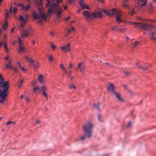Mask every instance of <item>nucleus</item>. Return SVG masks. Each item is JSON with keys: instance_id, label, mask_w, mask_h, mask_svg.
Here are the masks:
<instances>
[{"instance_id": "1", "label": "nucleus", "mask_w": 156, "mask_h": 156, "mask_svg": "<svg viewBox=\"0 0 156 156\" xmlns=\"http://www.w3.org/2000/svg\"><path fill=\"white\" fill-rule=\"evenodd\" d=\"M39 1H37L36 2V4L38 6L39 13L37 14L36 12L33 11L32 13V16L34 19L41 18L43 20L45 21L47 18V17L43 11L41 6L42 0H39Z\"/></svg>"}, {"instance_id": "2", "label": "nucleus", "mask_w": 156, "mask_h": 156, "mask_svg": "<svg viewBox=\"0 0 156 156\" xmlns=\"http://www.w3.org/2000/svg\"><path fill=\"white\" fill-rule=\"evenodd\" d=\"M93 127V125L91 122H87L83 126L84 136H81L80 139L83 140L86 137L88 138H90L92 136Z\"/></svg>"}, {"instance_id": "3", "label": "nucleus", "mask_w": 156, "mask_h": 156, "mask_svg": "<svg viewBox=\"0 0 156 156\" xmlns=\"http://www.w3.org/2000/svg\"><path fill=\"white\" fill-rule=\"evenodd\" d=\"M48 11L47 16L51 15L53 12H57V18L59 19L61 17V14L63 10L59 7L58 6V4H52L51 6Z\"/></svg>"}, {"instance_id": "4", "label": "nucleus", "mask_w": 156, "mask_h": 156, "mask_svg": "<svg viewBox=\"0 0 156 156\" xmlns=\"http://www.w3.org/2000/svg\"><path fill=\"white\" fill-rule=\"evenodd\" d=\"M131 24L136 25L134 26L135 27H139L141 29L145 30H150L153 27L152 26L146 23L132 22Z\"/></svg>"}, {"instance_id": "5", "label": "nucleus", "mask_w": 156, "mask_h": 156, "mask_svg": "<svg viewBox=\"0 0 156 156\" xmlns=\"http://www.w3.org/2000/svg\"><path fill=\"white\" fill-rule=\"evenodd\" d=\"M28 17L29 15L28 14L26 15L25 18L22 16H20L19 20H20V24L22 27H23L25 25L26 21L27 20Z\"/></svg>"}, {"instance_id": "6", "label": "nucleus", "mask_w": 156, "mask_h": 156, "mask_svg": "<svg viewBox=\"0 0 156 156\" xmlns=\"http://www.w3.org/2000/svg\"><path fill=\"white\" fill-rule=\"evenodd\" d=\"M25 58L29 61L30 64L35 68H37L38 67L39 65L37 62H35L34 60L31 59L27 55L25 56Z\"/></svg>"}, {"instance_id": "7", "label": "nucleus", "mask_w": 156, "mask_h": 156, "mask_svg": "<svg viewBox=\"0 0 156 156\" xmlns=\"http://www.w3.org/2000/svg\"><path fill=\"white\" fill-rule=\"evenodd\" d=\"M0 81H2V83L1 84L2 87V88H9V82L8 81H5L2 78V76L0 73Z\"/></svg>"}, {"instance_id": "8", "label": "nucleus", "mask_w": 156, "mask_h": 156, "mask_svg": "<svg viewBox=\"0 0 156 156\" xmlns=\"http://www.w3.org/2000/svg\"><path fill=\"white\" fill-rule=\"evenodd\" d=\"M79 4L82 9H90L89 7L84 3V0H80L79 2Z\"/></svg>"}, {"instance_id": "9", "label": "nucleus", "mask_w": 156, "mask_h": 156, "mask_svg": "<svg viewBox=\"0 0 156 156\" xmlns=\"http://www.w3.org/2000/svg\"><path fill=\"white\" fill-rule=\"evenodd\" d=\"M8 89L6 88H3V90L2 91L0 90V97L1 98L5 99L7 95L6 91H8Z\"/></svg>"}, {"instance_id": "10", "label": "nucleus", "mask_w": 156, "mask_h": 156, "mask_svg": "<svg viewBox=\"0 0 156 156\" xmlns=\"http://www.w3.org/2000/svg\"><path fill=\"white\" fill-rule=\"evenodd\" d=\"M113 94L114 95L117 99V101L118 102H124L123 99V98H121L120 94L119 93H118L115 91Z\"/></svg>"}, {"instance_id": "11", "label": "nucleus", "mask_w": 156, "mask_h": 156, "mask_svg": "<svg viewBox=\"0 0 156 156\" xmlns=\"http://www.w3.org/2000/svg\"><path fill=\"white\" fill-rule=\"evenodd\" d=\"M70 44L69 43H68L66 45H63L60 48L63 51L65 52H67L69 51V47Z\"/></svg>"}, {"instance_id": "12", "label": "nucleus", "mask_w": 156, "mask_h": 156, "mask_svg": "<svg viewBox=\"0 0 156 156\" xmlns=\"http://www.w3.org/2000/svg\"><path fill=\"white\" fill-rule=\"evenodd\" d=\"M108 91L112 93H114L115 92L114 89L115 88L114 86V84L112 83H109V86L107 88Z\"/></svg>"}, {"instance_id": "13", "label": "nucleus", "mask_w": 156, "mask_h": 156, "mask_svg": "<svg viewBox=\"0 0 156 156\" xmlns=\"http://www.w3.org/2000/svg\"><path fill=\"white\" fill-rule=\"evenodd\" d=\"M83 15L86 17L88 18H93V15L91 14L89 12L84 11L83 12Z\"/></svg>"}, {"instance_id": "14", "label": "nucleus", "mask_w": 156, "mask_h": 156, "mask_svg": "<svg viewBox=\"0 0 156 156\" xmlns=\"http://www.w3.org/2000/svg\"><path fill=\"white\" fill-rule=\"evenodd\" d=\"M17 5H18L21 8L20 9L21 10H23L24 9L26 11L29 9L30 8V5H27L26 7H25L23 4H22L18 3Z\"/></svg>"}, {"instance_id": "15", "label": "nucleus", "mask_w": 156, "mask_h": 156, "mask_svg": "<svg viewBox=\"0 0 156 156\" xmlns=\"http://www.w3.org/2000/svg\"><path fill=\"white\" fill-rule=\"evenodd\" d=\"M93 17H94L97 18H100L102 16V13L100 12H97L96 13L94 12L93 13Z\"/></svg>"}, {"instance_id": "16", "label": "nucleus", "mask_w": 156, "mask_h": 156, "mask_svg": "<svg viewBox=\"0 0 156 156\" xmlns=\"http://www.w3.org/2000/svg\"><path fill=\"white\" fill-rule=\"evenodd\" d=\"M121 16V15L119 14L116 16V21L119 24H120L121 22H124V21L121 19L120 18Z\"/></svg>"}, {"instance_id": "17", "label": "nucleus", "mask_w": 156, "mask_h": 156, "mask_svg": "<svg viewBox=\"0 0 156 156\" xmlns=\"http://www.w3.org/2000/svg\"><path fill=\"white\" fill-rule=\"evenodd\" d=\"M28 31L27 30H23L21 32L22 36L24 37H27L28 36Z\"/></svg>"}, {"instance_id": "18", "label": "nucleus", "mask_w": 156, "mask_h": 156, "mask_svg": "<svg viewBox=\"0 0 156 156\" xmlns=\"http://www.w3.org/2000/svg\"><path fill=\"white\" fill-rule=\"evenodd\" d=\"M156 34V33L154 31L151 33L150 34L151 36L150 39L156 41V37H155Z\"/></svg>"}, {"instance_id": "19", "label": "nucleus", "mask_w": 156, "mask_h": 156, "mask_svg": "<svg viewBox=\"0 0 156 156\" xmlns=\"http://www.w3.org/2000/svg\"><path fill=\"white\" fill-rule=\"evenodd\" d=\"M116 12V11L114 8H113L112 9L109 10L107 13V15L108 16H113L114 13Z\"/></svg>"}, {"instance_id": "20", "label": "nucleus", "mask_w": 156, "mask_h": 156, "mask_svg": "<svg viewBox=\"0 0 156 156\" xmlns=\"http://www.w3.org/2000/svg\"><path fill=\"white\" fill-rule=\"evenodd\" d=\"M62 0H51V5L52 4H58V6H59L58 3L62 2Z\"/></svg>"}, {"instance_id": "21", "label": "nucleus", "mask_w": 156, "mask_h": 156, "mask_svg": "<svg viewBox=\"0 0 156 156\" xmlns=\"http://www.w3.org/2000/svg\"><path fill=\"white\" fill-rule=\"evenodd\" d=\"M136 65L138 66V67L140 69H142L144 70H146L147 69V68L149 66H151L150 64H149L148 66L146 67H143L141 65H139L138 63H136Z\"/></svg>"}, {"instance_id": "22", "label": "nucleus", "mask_w": 156, "mask_h": 156, "mask_svg": "<svg viewBox=\"0 0 156 156\" xmlns=\"http://www.w3.org/2000/svg\"><path fill=\"white\" fill-rule=\"evenodd\" d=\"M94 106L97 110H99L100 109V103L98 102L97 103H95L94 104Z\"/></svg>"}, {"instance_id": "23", "label": "nucleus", "mask_w": 156, "mask_h": 156, "mask_svg": "<svg viewBox=\"0 0 156 156\" xmlns=\"http://www.w3.org/2000/svg\"><path fill=\"white\" fill-rule=\"evenodd\" d=\"M43 76L42 74H40L38 78V81L41 83H43Z\"/></svg>"}, {"instance_id": "24", "label": "nucleus", "mask_w": 156, "mask_h": 156, "mask_svg": "<svg viewBox=\"0 0 156 156\" xmlns=\"http://www.w3.org/2000/svg\"><path fill=\"white\" fill-rule=\"evenodd\" d=\"M47 3L46 5V7L47 8H49L51 6V0H46Z\"/></svg>"}, {"instance_id": "25", "label": "nucleus", "mask_w": 156, "mask_h": 156, "mask_svg": "<svg viewBox=\"0 0 156 156\" xmlns=\"http://www.w3.org/2000/svg\"><path fill=\"white\" fill-rule=\"evenodd\" d=\"M25 48L22 47V46H20V47L19 48V51H18V52L19 53H20L21 52H23L25 51Z\"/></svg>"}, {"instance_id": "26", "label": "nucleus", "mask_w": 156, "mask_h": 156, "mask_svg": "<svg viewBox=\"0 0 156 156\" xmlns=\"http://www.w3.org/2000/svg\"><path fill=\"white\" fill-rule=\"evenodd\" d=\"M118 29L122 33H125L126 31L127 30V29L126 28H122L121 29H120V28H118Z\"/></svg>"}, {"instance_id": "27", "label": "nucleus", "mask_w": 156, "mask_h": 156, "mask_svg": "<svg viewBox=\"0 0 156 156\" xmlns=\"http://www.w3.org/2000/svg\"><path fill=\"white\" fill-rule=\"evenodd\" d=\"M148 9L149 11L151 12H152L153 11V7L152 6V4L150 3L149 4V6L148 7Z\"/></svg>"}, {"instance_id": "28", "label": "nucleus", "mask_w": 156, "mask_h": 156, "mask_svg": "<svg viewBox=\"0 0 156 156\" xmlns=\"http://www.w3.org/2000/svg\"><path fill=\"white\" fill-rule=\"evenodd\" d=\"M42 92L43 96L46 99H47L48 98V95L47 93L44 91H42Z\"/></svg>"}, {"instance_id": "29", "label": "nucleus", "mask_w": 156, "mask_h": 156, "mask_svg": "<svg viewBox=\"0 0 156 156\" xmlns=\"http://www.w3.org/2000/svg\"><path fill=\"white\" fill-rule=\"evenodd\" d=\"M17 65H18L19 66V67L23 71H26L27 70L26 69H25L24 67H21V65L20 64V63H19V62H17Z\"/></svg>"}, {"instance_id": "30", "label": "nucleus", "mask_w": 156, "mask_h": 156, "mask_svg": "<svg viewBox=\"0 0 156 156\" xmlns=\"http://www.w3.org/2000/svg\"><path fill=\"white\" fill-rule=\"evenodd\" d=\"M122 4L123 6L125 8H129V5H128L126 3V2H123Z\"/></svg>"}, {"instance_id": "31", "label": "nucleus", "mask_w": 156, "mask_h": 156, "mask_svg": "<svg viewBox=\"0 0 156 156\" xmlns=\"http://www.w3.org/2000/svg\"><path fill=\"white\" fill-rule=\"evenodd\" d=\"M8 25V22H5V25H2V27L4 30L6 29L5 28L6 26H7Z\"/></svg>"}, {"instance_id": "32", "label": "nucleus", "mask_w": 156, "mask_h": 156, "mask_svg": "<svg viewBox=\"0 0 156 156\" xmlns=\"http://www.w3.org/2000/svg\"><path fill=\"white\" fill-rule=\"evenodd\" d=\"M140 43L139 41H136L135 43L133 45V48L135 47L137 45L139 44Z\"/></svg>"}, {"instance_id": "33", "label": "nucleus", "mask_w": 156, "mask_h": 156, "mask_svg": "<svg viewBox=\"0 0 156 156\" xmlns=\"http://www.w3.org/2000/svg\"><path fill=\"white\" fill-rule=\"evenodd\" d=\"M6 93H7L6 96L5 97V99H4L3 98H2L1 100H0V102L2 103H4V101L5 100L6 97H7V95H8V91H6Z\"/></svg>"}, {"instance_id": "34", "label": "nucleus", "mask_w": 156, "mask_h": 156, "mask_svg": "<svg viewBox=\"0 0 156 156\" xmlns=\"http://www.w3.org/2000/svg\"><path fill=\"white\" fill-rule=\"evenodd\" d=\"M132 126V122L131 121L128 122L127 127L128 128H130Z\"/></svg>"}, {"instance_id": "35", "label": "nucleus", "mask_w": 156, "mask_h": 156, "mask_svg": "<svg viewBox=\"0 0 156 156\" xmlns=\"http://www.w3.org/2000/svg\"><path fill=\"white\" fill-rule=\"evenodd\" d=\"M41 89L42 90V91H46L47 90L46 87L44 86L41 87Z\"/></svg>"}, {"instance_id": "36", "label": "nucleus", "mask_w": 156, "mask_h": 156, "mask_svg": "<svg viewBox=\"0 0 156 156\" xmlns=\"http://www.w3.org/2000/svg\"><path fill=\"white\" fill-rule=\"evenodd\" d=\"M48 59H49V60L50 61H52L54 60V59L51 55H49L48 56Z\"/></svg>"}, {"instance_id": "37", "label": "nucleus", "mask_w": 156, "mask_h": 156, "mask_svg": "<svg viewBox=\"0 0 156 156\" xmlns=\"http://www.w3.org/2000/svg\"><path fill=\"white\" fill-rule=\"evenodd\" d=\"M136 13V12L134 10V9H133L131 11L130 15L131 16L133 15L134 14H135Z\"/></svg>"}, {"instance_id": "38", "label": "nucleus", "mask_w": 156, "mask_h": 156, "mask_svg": "<svg viewBox=\"0 0 156 156\" xmlns=\"http://www.w3.org/2000/svg\"><path fill=\"white\" fill-rule=\"evenodd\" d=\"M83 64V63L81 62L79 64H78V67L77 68H76V69H80V67L82 66V65Z\"/></svg>"}, {"instance_id": "39", "label": "nucleus", "mask_w": 156, "mask_h": 156, "mask_svg": "<svg viewBox=\"0 0 156 156\" xmlns=\"http://www.w3.org/2000/svg\"><path fill=\"white\" fill-rule=\"evenodd\" d=\"M124 73L125 75L127 76H129L130 74V72L129 71H124Z\"/></svg>"}, {"instance_id": "40", "label": "nucleus", "mask_w": 156, "mask_h": 156, "mask_svg": "<svg viewBox=\"0 0 156 156\" xmlns=\"http://www.w3.org/2000/svg\"><path fill=\"white\" fill-rule=\"evenodd\" d=\"M147 3V2L146 0H145L144 1L143 3L141 5V6H144L145 5H146Z\"/></svg>"}, {"instance_id": "41", "label": "nucleus", "mask_w": 156, "mask_h": 156, "mask_svg": "<svg viewBox=\"0 0 156 156\" xmlns=\"http://www.w3.org/2000/svg\"><path fill=\"white\" fill-rule=\"evenodd\" d=\"M51 48H52L53 50H55L56 47V46H55L53 44H51Z\"/></svg>"}, {"instance_id": "42", "label": "nucleus", "mask_w": 156, "mask_h": 156, "mask_svg": "<svg viewBox=\"0 0 156 156\" xmlns=\"http://www.w3.org/2000/svg\"><path fill=\"white\" fill-rule=\"evenodd\" d=\"M23 79L22 80L20 81V84L19 85H18V87H19V88L20 87H21V85L23 83Z\"/></svg>"}, {"instance_id": "43", "label": "nucleus", "mask_w": 156, "mask_h": 156, "mask_svg": "<svg viewBox=\"0 0 156 156\" xmlns=\"http://www.w3.org/2000/svg\"><path fill=\"white\" fill-rule=\"evenodd\" d=\"M101 116L100 114H98V118L99 120L100 121H102L101 120Z\"/></svg>"}, {"instance_id": "44", "label": "nucleus", "mask_w": 156, "mask_h": 156, "mask_svg": "<svg viewBox=\"0 0 156 156\" xmlns=\"http://www.w3.org/2000/svg\"><path fill=\"white\" fill-rule=\"evenodd\" d=\"M70 88L72 90H73L74 89V90H75L76 89V87L74 86V84H73L71 86Z\"/></svg>"}, {"instance_id": "45", "label": "nucleus", "mask_w": 156, "mask_h": 156, "mask_svg": "<svg viewBox=\"0 0 156 156\" xmlns=\"http://www.w3.org/2000/svg\"><path fill=\"white\" fill-rule=\"evenodd\" d=\"M85 69V67L84 66H81L80 68V71L82 72Z\"/></svg>"}, {"instance_id": "46", "label": "nucleus", "mask_w": 156, "mask_h": 156, "mask_svg": "<svg viewBox=\"0 0 156 156\" xmlns=\"http://www.w3.org/2000/svg\"><path fill=\"white\" fill-rule=\"evenodd\" d=\"M50 35L52 37H53L54 35V33L53 31H51L49 33Z\"/></svg>"}, {"instance_id": "47", "label": "nucleus", "mask_w": 156, "mask_h": 156, "mask_svg": "<svg viewBox=\"0 0 156 156\" xmlns=\"http://www.w3.org/2000/svg\"><path fill=\"white\" fill-rule=\"evenodd\" d=\"M4 48H5V49H6V51L7 52L8 51V49H7V44L6 43H5L4 44Z\"/></svg>"}, {"instance_id": "48", "label": "nucleus", "mask_w": 156, "mask_h": 156, "mask_svg": "<svg viewBox=\"0 0 156 156\" xmlns=\"http://www.w3.org/2000/svg\"><path fill=\"white\" fill-rule=\"evenodd\" d=\"M13 11H14V13L15 14L17 11V9L16 8L14 7L13 8Z\"/></svg>"}, {"instance_id": "49", "label": "nucleus", "mask_w": 156, "mask_h": 156, "mask_svg": "<svg viewBox=\"0 0 156 156\" xmlns=\"http://www.w3.org/2000/svg\"><path fill=\"white\" fill-rule=\"evenodd\" d=\"M102 11L103 12L105 13L107 15V13H108V12L107 10L104 9L102 10Z\"/></svg>"}, {"instance_id": "50", "label": "nucleus", "mask_w": 156, "mask_h": 156, "mask_svg": "<svg viewBox=\"0 0 156 156\" xmlns=\"http://www.w3.org/2000/svg\"><path fill=\"white\" fill-rule=\"evenodd\" d=\"M37 90V87H34L33 89V91L34 92H36Z\"/></svg>"}, {"instance_id": "51", "label": "nucleus", "mask_w": 156, "mask_h": 156, "mask_svg": "<svg viewBox=\"0 0 156 156\" xmlns=\"http://www.w3.org/2000/svg\"><path fill=\"white\" fill-rule=\"evenodd\" d=\"M60 65H61V67L62 69L63 70L65 69V68L64 67L63 65L62 64H61Z\"/></svg>"}, {"instance_id": "52", "label": "nucleus", "mask_w": 156, "mask_h": 156, "mask_svg": "<svg viewBox=\"0 0 156 156\" xmlns=\"http://www.w3.org/2000/svg\"><path fill=\"white\" fill-rule=\"evenodd\" d=\"M36 82L35 81H34L31 84L32 85H35L36 84Z\"/></svg>"}, {"instance_id": "53", "label": "nucleus", "mask_w": 156, "mask_h": 156, "mask_svg": "<svg viewBox=\"0 0 156 156\" xmlns=\"http://www.w3.org/2000/svg\"><path fill=\"white\" fill-rule=\"evenodd\" d=\"M41 19V20L39 21H38V23L40 24H41L42 23V20H42L41 18H40L39 19ZM37 19H36V20H37ZM46 20H47L45 21H46Z\"/></svg>"}, {"instance_id": "54", "label": "nucleus", "mask_w": 156, "mask_h": 156, "mask_svg": "<svg viewBox=\"0 0 156 156\" xmlns=\"http://www.w3.org/2000/svg\"><path fill=\"white\" fill-rule=\"evenodd\" d=\"M70 18V17L69 16H68L67 17L65 18V20H69Z\"/></svg>"}, {"instance_id": "55", "label": "nucleus", "mask_w": 156, "mask_h": 156, "mask_svg": "<svg viewBox=\"0 0 156 156\" xmlns=\"http://www.w3.org/2000/svg\"><path fill=\"white\" fill-rule=\"evenodd\" d=\"M72 67V64L71 63H69V66L68 68L69 69H70Z\"/></svg>"}, {"instance_id": "56", "label": "nucleus", "mask_w": 156, "mask_h": 156, "mask_svg": "<svg viewBox=\"0 0 156 156\" xmlns=\"http://www.w3.org/2000/svg\"><path fill=\"white\" fill-rule=\"evenodd\" d=\"M13 122H11V121H8L6 123V125H9V124H10V123H12Z\"/></svg>"}, {"instance_id": "57", "label": "nucleus", "mask_w": 156, "mask_h": 156, "mask_svg": "<svg viewBox=\"0 0 156 156\" xmlns=\"http://www.w3.org/2000/svg\"><path fill=\"white\" fill-rule=\"evenodd\" d=\"M18 39H19V41L20 42V45L21 46V39L19 37H18Z\"/></svg>"}, {"instance_id": "58", "label": "nucleus", "mask_w": 156, "mask_h": 156, "mask_svg": "<svg viewBox=\"0 0 156 156\" xmlns=\"http://www.w3.org/2000/svg\"><path fill=\"white\" fill-rule=\"evenodd\" d=\"M68 74L69 76L71 77V71H70L68 73Z\"/></svg>"}, {"instance_id": "59", "label": "nucleus", "mask_w": 156, "mask_h": 156, "mask_svg": "<svg viewBox=\"0 0 156 156\" xmlns=\"http://www.w3.org/2000/svg\"><path fill=\"white\" fill-rule=\"evenodd\" d=\"M27 30L28 31V34H29L31 31V28H30V27H29L28 29H27Z\"/></svg>"}, {"instance_id": "60", "label": "nucleus", "mask_w": 156, "mask_h": 156, "mask_svg": "<svg viewBox=\"0 0 156 156\" xmlns=\"http://www.w3.org/2000/svg\"><path fill=\"white\" fill-rule=\"evenodd\" d=\"M9 56H7L5 58V59L7 61L9 59Z\"/></svg>"}, {"instance_id": "61", "label": "nucleus", "mask_w": 156, "mask_h": 156, "mask_svg": "<svg viewBox=\"0 0 156 156\" xmlns=\"http://www.w3.org/2000/svg\"><path fill=\"white\" fill-rule=\"evenodd\" d=\"M9 16V14L7 12L6 13V16H5V19H7Z\"/></svg>"}, {"instance_id": "62", "label": "nucleus", "mask_w": 156, "mask_h": 156, "mask_svg": "<svg viewBox=\"0 0 156 156\" xmlns=\"http://www.w3.org/2000/svg\"><path fill=\"white\" fill-rule=\"evenodd\" d=\"M116 27H113V28H112L111 30L113 31H114V30H115V29H116Z\"/></svg>"}, {"instance_id": "63", "label": "nucleus", "mask_w": 156, "mask_h": 156, "mask_svg": "<svg viewBox=\"0 0 156 156\" xmlns=\"http://www.w3.org/2000/svg\"><path fill=\"white\" fill-rule=\"evenodd\" d=\"M71 30L70 29H68L67 30V33H69L71 32Z\"/></svg>"}, {"instance_id": "64", "label": "nucleus", "mask_w": 156, "mask_h": 156, "mask_svg": "<svg viewBox=\"0 0 156 156\" xmlns=\"http://www.w3.org/2000/svg\"><path fill=\"white\" fill-rule=\"evenodd\" d=\"M68 3H71L72 2L73 0H68Z\"/></svg>"}]
</instances>
